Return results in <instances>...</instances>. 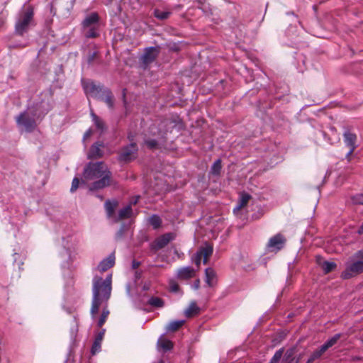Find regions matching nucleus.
Listing matches in <instances>:
<instances>
[{
    "mask_svg": "<svg viewBox=\"0 0 363 363\" xmlns=\"http://www.w3.org/2000/svg\"><path fill=\"white\" fill-rule=\"evenodd\" d=\"M84 177L87 180L100 179L94 182L90 190L102 189L111 184V173L102 162L89 163L84 171Z\"/></svg>",
    "mask_w": 363,
    "mask_h": 363,
    "instance_id": "1",
    "label": "nucleus"
},
{
    "mask_svg": "<svg viewBox=\"0 0 363 363\" xmlns=\"http://www.w3.org/2000/svg\"><path fill=\"white\" fill-rule=\"evenodd\" d=\"M112 274H108L105 279L95 277L93 279V298L107 302L112 290Z\"/></svg>",
    "mask_w": 363,
    "mask_h": 363,
    "instance_id": "2",
    "label": "nucleus"
},
{
    "mask_svg": "<svg viewBox=\"0 0 363 363\" xmlns=\"http://www.w3.org/2000/svg\"><path fill=\"white\" fill-rule=\"evenodd\" d=\"M34 22V9L29 5L24 7L18 13L16 24L15 32L18 35H23L26 33Z\"/></svg>",
    "mask_w": 363,
    "mask_h": 363,
    "instance_id": "3",
    "label": "nucleus"
},
{
    "mask_svg": "<svg viewBox=\"0 0 363 363\" xmlns=\"http://www.w3.org/2000/svg\"><path fill=\"white\" fill-rule=\"evenodd\" d=\"M99 16L96 12L87 15L82 23V32L86 38H96L99 36Z\"/></svg>",
    "mask_w": 363,
    "mask_h": 363,
    "instance_id": "4",
    "label": "nucleus"
},
{
    "mask_svg": "<svg viewBox=\"0 0 363 363\" xmlns=\"http://www.w3.org/2000/svg\"><path fill=\"white\" fill-rule=\"evenodd\" d=\"M355 261L348 264L342 272L341 277L345 279H350L358 274L363 272V250L358 251L354 255Z\"/></svg>",
    "mask_w": 363,
    "mask_h": 363,
    "instance_id": "5",
    "label": "nucleus"
},
{
    "mask_svg": "<svg viewBox=\"0 0 363 363\" xmlns=\"http://www.w3.org/2000/svg\"><path fill=\"white\" fill-rule=\"evenodd\" d=\"M138 146L135 143H131L130 145H126L121 148L118 160L120 162L129 163L137 157Z\"/></svg>",
    "mask_w": 363,
    "mask_h": 363,
    "instance_id": "6",
    "label": "nucleus"
},
{
    "mask_svg": "<svg viewBox=\"0 0 363 363\" xmlns=\"http://www.w3.org/2000/svg\"><path fill=\"white\" fill-rule=\"evenodd\" d=\"M117 206H106V211L108 218H111L113 222H118L121 219L129 218L132 213L131 206H125V208L120 210L118 213H116V207Z\"/></svg>",
    "mask_w": 363,
    "mask_h": 363,
    "instance_id": "7",
    "label": "nucleus"
},
{
    "mask_svg": "<svg viewBox=\"0 0 363 363\" xmlns=\"http://www.w3.org/2000/svg\"><path fill=\"white\" fill-rule=\"evenodd\" d=\"M212 253L213 247L210 245H206L204 247H201L199 250L193 256L192 260L197 267H199L202 258L203 264H206L208 257L212 255Z\"/></svg>",
    "mask_w": 363,
    "mask_h": 363,
    "instance_id": "8",
    "label": "nucleus"
},
{
    "mask_svg": "<svg viewBox=\"0 0 363 363\" xmlns=\"http://www.w3.org/2000/svg\"><path fill=\"white\" fill-rule=\"evenodd\" d=\"M286 241V240L284 236L281 233H278L269 240L267 244V250L277 252L284 247Z\"/></svg>",
    "mask_w": 363,
    "mask_h": 363,
    "instance_id": "9",
    "label": "nucleus"
},
{
    "mask_svg": "<svg viewBox=\"0 0 363 363\" xmlns=\"http://www.w3.org/2000/svg\"><path fill=\"white\" fill-rule=\"evenodd\" d=\"M16 123L18 125L23 126L28 132L33 130L36 126L35 119L26 111L16 117Z\"/></svg>",
    "mask_w": 363,
    "mask_h": 363,
    "instance_id": "10",
    "label": "nucleus"
},
{
    "mask_svg": "<svg viewBox=\"0 0 363 363\" xmlns=\"http://www.w3.org/2000/svg\"><path fill=\"white\" fill-rule=\"evenodd\" d=\"M160 52V47H150L145 50L141 57L142 63L146 67L153 62Z\"/></svg>",
    "mask_w": 363,
    "mask_h": 363,
    "instance_id": "11",
    "label": "nucleus"
},
{
    "mask_svg": "<svg viewBox=\"0 0 363 363\" xmlns=\"http://www.w3.org/2000/svg\"><path fill=\"white\" fill-rule=\"evenodd\" d=\"M343 136L344 142L346 146L348 147L350 149L349 152L346 155V158L348 160H350V156L352 155V154L354 152L357 147V135L354 133L350 132V130H346L344 133Z\"/></svg>",
    "mask_w": 363,
    "mask_h": 363,
    "instance_id": "12",
    "label": "nucleus"
},
{
    "mask_svg": "<svg viewBox=\"0 0 363 363\" xmlns=\"http://www.w3.org/2000/svg\"><path fill=\"white\" fill-rule=\"evenodd\" d=\"M176 238V235L174 233H165L159 237L155 242V247L157 249H162L168 243Z\"/></svg>",
    "mask_w": 363,
    "mask_h": 363,
    "instance_id": "13",
    "label": "nucleus"
},
{
    "mask_svg": "<svg viewBox=\"0 0 363 363\" xmlns=\"http://www.w3.org/2000/svg\"><path fill=\"white\" fill-rule=\"evenodd\" d=\"M97 98L99 100L104 101L110 108H113L114 97L109 89L104 88Z\"/></svg>",
    "mask_w": 363,
    "mask_h": 363,
    "instance_id": "14",
    "label": "nucleus"
},
{
    "mask_svg": "<svg viewBox=\"0 0 363 363\" xmlns=\"http://www.w3.org/2000/svg\"><path fill=\"white\" fill-rule=\"evenodd\" d=\"M115 264V254L112 252L108 257L104 259L98 265V269L104 272L108 269L111 268Z\"/></svg>",
    "mask_w": 363,
    "mask_h": 363,
    "instance_id": "15",
    "label": "nucleus"
},
{
    "mask_svg": "<svg viewBox=\"0 0 363 363\" xmlns=\"http://www.w3.org/2000/svg\"><path fill=\"white\" fill-rule=\"evenodd\" d=\"M84 89L86 94L98 97L104 88L99 85H96L94 82H86L84 84Z\"/></svg>",
    "mask_w": 363,
    "mask_h": 363,
    "instance_id": "16",
    "label": "nucleus"
},
{
    "mask_svg": "<svg viewBox=\"0 0 363 363\" xmlns=\"http://www.w3.org/2000/svg\"><path fill=\"white\" fill-rule=\"evenodd\" d=\"M195 276V270L191 267H182L178 269L177 278L179 279L187 280Z\"/></svg>",
    "mask_w": 363,
    "mask_h": 363,
    "instance_id": "17",
    "label": "nucleus"
},
{
    "mask_svg": "<svg viewBox=\"0 0 363 363\" xmlns=\"http://www.w3.org/2000/svg\"><path fill=\"white\" fill-rule=\"evenodd\" d=\"M250 206H236L233 209L235 216L241 219L242 220H247L249 218L248 208Z\"/></svg>",
    "mask_w": 363,
    "mask_h": 363,
    "instance_id": "18",
    "label": "nucleus"
},
{
    "mask_svg": "<svg viewBox=\"0 0 363 363\" xmlns=\"http://www.w3.org/2000/svg\"><path fill=\"white\" fill-rule=\"evenodd\" d=\"M205 281L210 287L213 286L216 283V274L213 269L207 268L205 270Z\"/></svg>",
    "mask_w": 363,
    "mask_h": 363,
    "instance_id": "19",
    "label": "nucleus"
},
{
    "mask_svg": "<svg viewBox=\"0 0 363 363\" xmlns=\"http://www.w3.org/2000/svg\"><path fill=\"white\" fill-rule=\"evenodd\" d=\"M102 146L103 144L101 143L94 144L90 148L89 157L93 159L101 157L103 156V152L101 150V147Z\"/></svg>",
    "mask_w": 363,
    "mask_h": 363,
    "instance_id": "20",
    "label": "nucleus"
},
{
    "mask_svg": "<svg viewBox=\"0 0 363 363\" xmlns=\"http://www.w3.org/2000/svg\"><path fill=\"white\" fill-rule=\"evenodd\" d=\"M326 352L325 348L321 345L319 348L313 351L308 357L306 363H313L314 361L321 358L323 354Z\"/></svg>",
    "mask_w": 363,
    "mask_h": 363,
    "instance_id": "21",
    "label": "nucleus"
},
{
    "mask_svg": "<svg viewBox=\"0 0 363 363\" xmlns=\"http://www.w3.org/2000/svg\"><path fill=\"white\" fill-rule=\"evenodd\" d=\"M295 355V349L291 348L288 350L284 355V358L283 359L284 363H298L299 359L296 358Z\"/></svg>",
    "mask_w": 363,
    "mask_h": 363,
    "instance_id": "22",
    "label": "nucleus"
},
{
    "mask_svg": "<svg viewBox=\"0 0 363 363\" xmlns=\"http://www.w3.org/2000/svg\"><path fill=\"white\" fill-rule=\"evenodd\" d=\"M318 265L323 269L325 274H328L333 271L336 267V264L333 262L322 261L320 259H318Z\"/></svg>",
    "mask_w": 363,
    "mask_h": 363,
    "instance_id": "23",
    "label": "nucleus"
},
{
    "mask_svg": "<svg viewBox=\"0 0 363 363\" xmlns=\"http://www.w3.org/2000/svg\"><path fill=\"white\" fill-rule=\"evenodd\" d=\"M157 346L164 352H167L173 347V344L170 340L161 337L157 341Z\"/></svg>",
    "mask_w": 363,
    "mask_h": 363,
    "instance_id": "24",
    "label": "nucleus"
},
{
    "mask_svg": "<svg viewBox=\"0 0 363 363\" xmlns=\"http://www.w3.org/2000/svg\"><path fill=\"white\" fill-rule=\"evenodd\" d=\"M184 323L185 320H173L166 326V331L167 333L175 332L179 330L184 324Z\"/></svg>",
    "mask_w": 363,
    "mask_h": 363,
    "instance_id": "25",
    "label": "nucleus"
},
{
    "mask_svg": "<svg viewBox=\"0 0 363 363\" xmlns=\"http://www.w3.org/2000/svg\"><path fill=\"white\" fill-rule=\"evenodd\" d=\"M199 311L200 308L197 306L196 303L195 302H192L185 310L184 314L187 318H190L198 315Z\"/></svg>",
    "mask_w": 363,
    "mask_h": 363,
    "instance_id": "26",
    "label": "nucleus"
},
{
    "mask_svg": "<svg viewBox=\"0 0 363 363\" xmlns=\"http://www.w3.org/2000/svg\"><path fill=\"white\" fill-rule=\"evenodd\" d=\"M91 116L92 118V121L96 125V128L101 132H103L106 129V125L104 121L100 118L98 116H96L94 112L91 113Z\"/></svg>",
    "mask_w": 363,
    "mask_h": 363,
    "instance_id": "27",
    "label": "nucleus"
},
{
    "mask_svg": "<svg viewBox=\"0 0 363 363\" xmlns=\"http://www.w3.org/2000/svg\"><path fill=\"white\" fill-rule=\"evenodd\" d=\"M341 337V334H335L332 337L329 338L322 346L327 351L329 348L335 345Z\"/></svg>",
    "mask_w": 363,
    "mask_h": 363,
    "instance_id": "28",
    "label": "nucleus"
},
{
    "mask_svg": "<svg viewBox=\"0 0 363 363\" xmlns=\"http://www.w3.org/2000/svg\"><path fill=\"white\" fill-rule=\"evenodd\" d=\"M148 304L155 308H162L164 306V301L156 296H152L148 300Z\"/></svg>",
    "mask_w": 363,
    "mask_h": 363,
    "instance_id": "29",
    "label": "nucleus"
},
{
    "mask_svg": "<svg viewBox=\"0 0 363 363\" xmlns=\"http://www.w3.org/2000/svg\"><path fill=\"white\" fill-rule=\"evenodd\" d=\"M104 301H99V300L92 298L91 307V311H90L92 318H95V316L99 311L100 305Z\"/></svg>",
    "mask_w": 363,
    "mask_h": 363,
    "instance_id": "30",
    "label": "nucleus"
},
{
    "mask_svg": "<svg viewBox=\"0 0 363 363\" xmlns=\"http://www.w3.org/2000/svg\"><path fill=\"white\" fill-rule=\"evenodd\" d=\"M148 222L154 229H157L161 225L162 220L157 215H152L148 218Z\"/></svg>",
    "mask_w": 363,
    "mask_h": 363,
    "instance_id": "31",
    "label": "nucleus"
},
{
    "mask_svg": "<svg viewBox=\"0 0 363 363\" xmlns=\"http://www.w3.org/2000/svg\"><path fill=\"white\" fill-rule=\"evenodd\" d=\"M221 169V160L218 159L213 162L211 167V172L213 175L219 176L220 174Z\"/></svg>",
    "mask_w": 363,
    "mask_h": 363,
    "instance_id": "32",
    "label": "nucleus"
},
{
    "mask_svg": "<svg viewBox=\"0 0 363 363\" xmlns=\"http://www.w3.org/2000/svg\"><path fill=\"white\" fill-rule=\"evenodd\" d=\"M170 14H171V13L169 11H162L159 9H155L154 11L155 17H156L157 18H158L160 20L167 19L169 17Z\"/></svg>",
    "mask_w": 363,
    "mask_h": 363,
    "instance_id": "33",
    "label": "nucleus"
},
{
    "mask_svg": "<svg viewBox=\"0 0 363 363\" xmlns=\"http://www.w3.org/2000/svg\"><path fill=\"white\" fill-rule=\"evenodd\" d=\"M108 315H109L108 309L107 308H104L103 309L102 313H101L100 318L97 323V325L99 328H101L105 323Z\"/></svg>",
    "mask_w": 363,
    "mask_h": 363,
    "instance_id": "34",
    "label": "nucleus"
},
{
    "mask_svg": "<svg viewBox=\"0 0 363 363\" xmlns=\"http://www.w3.org/2000/svg\"><path fill=\"white\" fill-rule=\"evenodd\" d=\"M251 199V196L245 192L240 194L239 196V204H247Z\"/></svg>",
    "mask_w": 363,
    "mask_h": 363,
    "instance_id": "35",
    "label": "nucleus"
},
{
    "mask_svg": "<svg viewBox=\"0 0 363 363\" xmlns=\"http://www.w3.org/2000/svg\"><path fill=\"white\" fill-rule=\"evenodd\" d=\"M284 352V349L281 348L278 350L271 359L269 363H277L281 358Z\"/></svg>",
    "mask_w": 363,
    "mask_h": 363,
    "instance_id": "36",
    "label": "nucleus"
},
{
    "mask_svg": "<svg viewBox=\"0 0 363 363\" xmlns=\"http://www.w3.org/2000/svg\"><path fill=\"white\" fill-rule=\"evenodd\" d=\"M352 204H363V194H357L351 196Z\"/></svg>",
    "mask_w": 363,
    "mask_h": 363,
    "instance_id": "37",
    "label": "nucleus"
},
{
    "mask_svg": "<svg viewBox=\"0 0 363 363\" xmlns=\"http://www.w3.org/2000/svg\"><path fill=\"white\" fill-rule=\"evenodd\" d=\"M101 349V342L100 340H95L91 350V352L92 354H95L96 353L99 352Z\"/></svg>",
    "mask_w": 363,
    "mask_h": 363,
    "instance_id": "38",
    "label": "nucleus"
},
{
    "mask_svg": "<svg viewBox=\"0 0 363 363\" xmlns=\"http://www.w3.org/2000/svg\"><path fill=\"white\" fill-rule=\"evenodd\" d=\"M145 145L148 148L152 150L157 147V142L154 139H149L145 141Z\"/></svg>",
    "mask_w": 363,
    "mask_h": 363,
    "instance_id": "39",
    "label": "nucleus"
},
{
    "mask_svg": "<svg viewBox=\"0 0 363 363\" xmlns=\"http://www.w3.org/2000/svg\"><path fill=\"white\" fill-rule=\"evenodd\" d=\"M79 185V179L77 177H74L72 182L70 191L71 192L75 191L78 189Z\"/></svg>",
    "mask_w": 363,
    "mask_h": 363,
    "instance_id": "40",
    "label": "nucleus"
},
{
    "mask_svg": "<svg viewBox=\"0 0 363 363\" xmlns=\"http://www.w3.org/2000/svg\"><path fill=\"white\" fill-rule=\"evenodd\" d=\"M99 53L97 51L90 53L87 57V62L91 65L98 57Z\"/></svg>",
    "mask_w": 363,
    "mask_h": 363,
    "instance_id": "41",
    "label": "nucleus"
},
{
    "mask_svg": "<svg viewBox=\"0 0 363 363\" xmlns=\"http://www.w3.org/2000/svg\"><path fill=\"white\" fill-rule=\"evenodd\" d=\"M140 196H133L131 200L129 201L128 204H137L140 201Z\"/></svg>",
    "mask_w": 363,
    "mask_h": 363,
    "instance_id": "42",
    "label": "nucleus"
},
{
    "mask_svg": "<svg viewBox=\"0 0 363 363\" xmlns=\"http://www.w3.org/2000/svg\"><path fill=\"white\" fill-rule=\"evenodd\" d=\"M124 227H121L119 230L117 232L116 235V239H121L123 236V234H124Z\"/></svg>",
    "mask_w": 363,
    "mask_h": 363,
    "instance_id": "43",
    "label": "nucleus"
},
{
    "mask_svg": "<svg viewBox=\"0 0 363 363\" xmlns=\"http://www.w3.org/2000/svg\"><path fill=\"white\" fill-rule=\"evenodd\" d=\"M179 285L175 282H172L170 284V289L173 292H177L179 291Z\"/></svg>",
    "mask_w": 363,
    "mask_h": 363,
    "instance_id": "44",
    "label": "nucleus"
},
{
    "mask_svg": "<svg viewBox=\"0 0 363 363\" xmlns=\"http://www.w3.org/2000/svg\"><path fill=\"white\" fill-rule=\"evenodd\" d=\"M92 135V130L91 129H89L84 135V140H86V138H89Z\"/></svg>",
    "mask_w": 363,
    "mask_h": 363,
    "instance_id": "45",
    "label": "nucleus"
},
{
    "mask_svg": "<svg viewBox=\"0 0 363 363\" xmlns=\"http://www.w3.org/2000/svg\"><path fill=\"white\" fill-rule=\"evenodd\" d=\"M199 286H200V281H199V279H197L194 281L193 288L196 290L199 288Z\"/></svg>",
    "mask_w": 363,
    "mask_h": 363,
    "instance_id": "46",
    "label": "nucleus"
},
{
    "mask_svg": "<svg viewBox=\"0 0 363 363\" xmlns=\"http://www.w3.org/2000/svg\"><path fill=\"white\" fill-rule=\"evenodd\" d=\"M139 265H140V263L136 261H133L132 263V266H133V269H136L137 267H138Z\"/></svg>",
    "mask_w": 363,
    "mask_h": 363,
    "instance_id": "47",
    "label": "nucleus"
},
{
    "mask_svg": "<svg viewBox=\"0 0 363 363\" xmlns=\"http://www.w3.org/2000/svg\"><path fill=\"white\" fill-rule=\"evenodd\" d=\"M103 335H104V333H100L98 336L96 337L95 340H100V342L101 343V340H102V338H103Z\"/></svg>",
    "mask_w": 363,
    "mask_h": 363,
    "instance_id": "48",
    "label": "nucleus"
},
{
    "mask_svg": "<svg viewBox=\"0 0 363 363\" xmlns=\"http://www.w3.org/2000/svg\"><path fill=\"white\" fill-rule=\"evenodd\" d=\"M105 204L109 205V204H118L116 201H113L111 202L110 200H106L105 201Z\"/></svg>",
    "mask_w": 363,
    "mask_h": 363,
    "instance_id": "49",
    "label": "nucleus"
},
{
    "mask_svg": "<svg viewBox=\"0 0 363 363\" xmlns=\"http://www.w3.org/2000/svg\"><path fill=\"white\" fill-rule=\"evenodd\" d=\"M358 234L361 235L363 233V225H362L357 230Z\"/></svg>",
    "mask_w": 363,
    "mask_h": 363,
    "instance_id": "50",
    "label": "nucleus"
},
{
    "mask_svg": "<svg viewBox=\"0 0 363 363\" xmlns=\"http://www.w3.org/2000/svg\"><path fill=\"white\" fill-rule=\"evenodd\" d=\"M158 363H165V362H164V360H162V359H161V360H160V361L158 362Z\"/></svg>",
    "mask_w": 363,
    "mask_h": 363,
    "instance_id": "51",
    "label": "nucleus"
},
{
    "mask_svg": "<svg viewBox=\"0 0 363 363\" xmlns=\"http://www.w3.org/2000/svg\"><path fill=\"white\" fill-rule=\"evenodd\" d=\"M252 218H257V216H252Z\"/></svg>",
    "mask_w": 363,
    "mask_h": 363,
    "instance_id": "52",
    "label": "nucleus"
}]
</instances>
